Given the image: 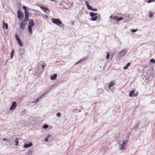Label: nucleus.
<instances>
[{"mask_svg":"<svg viewBox=\"0 0 155 155\" xmlns=\"http://www.w3.org/2000/svg\"><path fill=\"white\" fill-rule=\"evenodd\" d=\"M51 21L54 24L60 27L64 26L61 21L59 19L57 18H52Z\"/></svg>","mask_w":155,"mask_h":155,"instance_id":"nucleus-1","label":"nucleus"},{"mask_svg":"<svg viewBox=\"0 0 155 155\" xmlns=\"http://www.w3.org/2000/svg\"><path fill=\"white\" fill-rule=\"evenodd\" d=\"M135 91V89H134L131 91L129 93V96L130 97H135L137 96L138 95V92H137L136 93H134Z\"/></svg>","mask_w":155,"mask_h":155,"instance_id":"nucleus-2","label":"nucleus"},{"mask_svg":"<svg viewBox=\"0 0 155 155\" xmlns=\"http://www.w3.org/2000/svg\"><path fill=\"white\" fill-rule=\"evenodd\" d=\"M39 7L46 14H48L49 13L50 10L48 8L44 7L41 5H40Z\"/></svg>","mask_w":155,"mask_h":155,"instance_id":"nucleus-3","label":"nucleus"},{"mask_svg":"<svg viewBox=\"0 0 155 155\" xmlns=\"http://www.w3.org/2000/svg\"><path fill=\"white\" fill-rule=\"evenodd\" d=\"M24 17V15L23 13H22L20 10H18V17L19 20H20L21 19H22Z\"/></svg>","mask_w":155,"mask_h":155,"instance_id":"nucleus-4","label":"nucleus"},{"mask_svg":"<svg viewBox=\"0 0 155 155\" xmlns=\"http://www.w3.org/2000/svg\"><path fill=\"white\" fill-rule=\"evenodd\" d=\"M26 23V21L24 20H22L19 23L20 26L21 28L22 29H23Z\"/></svg>","mask_w":155,"mask_h":155,"instance_id":"nucleus-5","label":"nucleus"},{"mask_svg":"<svg viewBox=\"0 0 155 155\" xmlns=\"http://www.w3.org/2000/svg\"><path fill=\"white\" fill-rule=\"evenodd\" d=\"M15 38L16 40L17 41V42L18 44L21 47H22L23 46V44L21 42V40L19 39V37L18 35L16 34L15 35Z\"/></svg>","mask_w":155,"mask_h":155,"instance_id":"nucleus-6","label":"nucleus"},{"mask_svg":"<svg viewBox=\"0 0 155 155\" xmlns=\"http://www.w3.org/2000/svg\"><path fill=\"white\" fill-rule=\"evenodd\" d=\"M90 16L92 17H93L92 18L91 20L93 21H95L97 20V14H95L93 12H91L90 13Z\"/></svg>","mask_w":155,"mask_h":155,"instance_id":"nucleus-7","label":"nucleus"},{"mask_svg":"<svg viewBox=\"0 0 155 155\" xmlns=\"http://www.w3.org/2000/svg\"><path fill=\"white\" fill-rule=\"evenodd\" d=\"M86 4V5L87 8L88 10H91L92 11H97V9L96 8H93L91 6L89 5L88 2L87 1H85Z\"/></svg>","mask_w":155,"mask_h":155,"instance_id":"nucleus-8","label":"nucleus"},{"mask_svg":"<svg viewBox=\"0 0 155 155\" xmlns=\"http://www.w3.org/2000/svg\"><path fill=\"white\" fill-rule=\"evenodd\" d=\"M115 84V80H112L109 84L108 87L109 89H110L111 87L114 86Z\"/></svg>","mask_w":155,"mask_h":155,"instance_id":"nucleus-9","label":"nucleus"},{"mask_svg":"<svg viewBox=\"0 0 155 155\" xmlns=\"http://www.w3.org/2000/svg\"><path fill=\"white\" fill-rule=\"evenodd\" d=\"M16 104L15 102H13L12 103V105L10 107V110H13L16 107Z\"/></svg>","mask_w":155,"mask_h":155,"instance_id":"nucleus-10","label":"nucleus"},{"mask_svg":"<svg viewBox=\"0 0 155 155\" xmlns=\"http://www.w3.org/2000/svg\"><path fill=\"white\" fill-rule=\"evenodd\" d=\"M126 50L124 49L120 51L119 52V54L120 56H122L124 55L126 53Z\"/></svg>","mask_w":155,"mask_h":155,"instance_id":"nucleus-11","label":"nucleus"},{"mask_svg":"<svg viewBox=\"0 0 155 155\" xmlns=\"http://www.w3.org/2000/svg\"><path fill=\"white\" fill-rule=\"evenodd\" d=\"M29 16V12L25 13V21H28V18Z\"/></svg>","mask_w":155,"mask_h":155,"instance_id":"nucleus-12","label":"nucleus"},{"mask_svg":"<svg viewBox=\"0 0 155 155\" xmlns=\"http://www.w3.org/2000/svg\"><path fill=\"white\" fill-rule=\"evenodd\" d=\"M127 143V140H125L124 142H123L122 144L121 145V146L120 148V150H123L124 149V146L126 143Z\"/></svg>","mask_w":155,"mask_h":155,"instance_id":"nucleus-13","label":"nucleus"},{"mask_svg":"<svg viewBox=\"0 0 155 155\" xmlns=\"http://www.w3.org/2000/svg\"><path fill=\"white\" fill-rule=\"evenodd\" d=\"M113 18L116 21H119L120 20H122L123 19V18L122 17H120L119 18L117 16H114L113 17Z\"/></svg>","mask_w":155,"mask_h":155,"instance_id":"nucleus-14","label":"nucleus"},{"mask_svg":"<svg viewBox=\"0 0 155 155\" xmlns=\"http://www.w3.org/2000/svg\"><path fill=\"white\" fill-rule=\"evenodd\" d=\"M57 77V74H54L50 76V79L52 80H54L56 79Z\"/></svg>","mask_w":155,"mask_h":155,"instance_id":"nucleus-15","label":"nucleus"},{"mask_svg":"<svg viewBox=\"0 0 155 155\" xmlns=\"http://www.w3.org/2000/svg\"><path fill=\"white\" fill-rule=\"evenodd\" d=\"M33 144L31 143H26L24 145V147L25 148H26L28 147H31L32 145Z\"/></svg>","mask_w":155,"mask_h":155,"instance_id":"nucleus-16","label":"nucleus"},{"mask_svg":"<svg viewBox=\"0 0 155 155\" xmlns=\"http://www.w3.org/2000/svg\"><path fill=\"white\" fill-rule=\"evenodd\" d=\"M3 25L2 26V28L3 29L8 28V25L7 23H5L4 21L3 22Z\"/></svg>","mask_w":155,"mask_h":155,"instance_id":"nucleus-17","label":"nucleus"},{"mask_svg":"<svg viewBox=\"0 0 155 155\" xmlns=\"http://www.w3.org/2000/svg\"><path fill=\"white\" fill-rule=\"evenodd\" d=\"M29 25L31 26H34L35 24L33 22V20L32 19H30L29 21Z\"/></svg>","mask_w":155,"mask_h":155,"instance_id":"nucleus-18","label":"nucleus"},{"mask_svg":"<svg viewBox=\"0 0 155 155\" xmlns=\"http://www.w3.org/2000/svg\"><path fill=\"white\" fill-rule=\"evenodd\" d=\"M86 59V58H83V59H81V60H80L79 61H77L76 63H75V64H78L79 63H80L81 62H82L83 61H84L85 59Z\"/></svg>","mask_w":155,"mask_h":155,"instance_id":"nucleus-19","label":"nucleus"},{"mask_svg":"<svg viewBox=\"0 0 155 155\" xmlns=\"http://www.w3.org/2000/svg\"><path fill=\"white\" fill-rule=\"evenodd\" d=\"M130 64L129 63H128L123 68L125 70L128 68V67L130 66Z\"/></svg>","mask_w":155,"mask_h":155,"instance_id":"nucleus-20","label":"nucleus"},{"mask_svg":"<svg viewBox=\"0 0 155 155\" xmlns=\"http://www.w3.org/2000/svg\"><path fill=\"white\" fill-rule=\"evenodd\" d=\"M14 53V50L12 49L10 54V58L11 59L13 58V54Z\"/></svg>","mask_w":155,"mask_h":155,"instance_id":"nucleus-21","label":"nucleus"},{"mask_svg":"<svg viewBox=\"0 0 155 155\" xmlns=\"http://www.w3.org/2000/svg\"><path fill=\"white\" fill-rule=\"evenodd\" d=\"M23 9L25 10V13L28 12L27 10V7L25 6H23Z\"/></svg>","mask_w":155,"mask_h":155,"instance_id":"nucleus-22","label":"nucleus"},{"mask_svg":"<svg viewBox=\"0 0 155 155\" xmlns=\"http://www.w3.org/2000/svg\"><path fill=\"white\" fill-rule=\"evenodd\" d=\"M154 13L150 12L148 14L150 18H151L153 17V16L154 15Z\"/></svg>","mask_w":155,"mask_h":155,"instance_id":"nucleus-23","label":"nucleus"},{"mask_svg":"<svg viewBox=\"0 0 155 155\" xmlns=\"http://www.w3.org/2000/svg\"><path fill=\"white\" fill-rule=\"evenodd\" d=\"M18 138H16L15 140V142L16 143L15 145L17 146L18 145Z\"/></svg>","mask_w":155,"mask_h":155,"instance_id":"nucleus-24","label":"nucleus"},{"mask_svg":"<svg viewBox=\"0 0 155 155\" xmlns=\"http://www.w3.org/2000/svg\"><path fill=\"white\" fill-rule=\"evenodd\" d=\"M43 127L44 129H47L48 127V125L47 124H45L43 126Z\"/></svg>","mask_w":155,"mask_h":155,"instance_id":"nucleus-25","label":"nucleus"},{"mask_svg":"<svg viewBox=\"0 0 155 155\" xmlns=\"http://www.w3.org/2000/svg\"><path fill=\"white\" fill-rule=\"evenodd\" d=\"M110 54L107 52V55H106V59H108L110 57Z\"/></svg>","mask_w":155,"mask_h":155,"instance_id":"nucleus-26","label":"nucleus"},{"mask_svg":"<svg viewBox=\"0 0 155 155\" xmlns=\"http://www.w3.org/2000/svg\"><path fill=\"white\" fill-rule=\"evenodd\" d=\"M153 2H155V0H148L147 1L148 3H150Z\"/></svg>","mask_w":155,"mask_h":155,"instance_id":"nucleus-27","label":"nucleus"},{"mask_svg":"<svg viewBox=\"0 0 155 155\" xmlns=\"http://www.w3.org/2000/svg\"><path fill=\"white\" fill-rule=\"evenodd\" d=\"M33 26L29 25L28 26V30L32 29Z\"/></svg>","mask_w":155,"mask_h":155,"instance_id":"nucleus-28","label":"nucleus"},{"mask_svg":"<svg viewBox=\"0 0 155 155\" xmlns=\"http://www.w3.org/2000/svg\"><path fill=\"white\" fill-rule=\"evenodd\" d=\"M150 62H151L153 63H155V61L153 58H152L150 60Z\"/></svg>","mask_w":155,"mask_h":155,"instance_id":"nucleus-29","label":"nucleus"},{"mask_svg":"<svg viewBox=\"0 0 155 155\" xmlns=\"http://www.w3.org/2000/svg\"><path fill=\"white\" fill-rule=\"evenodd\" d=\"M137 31V29H132L131 30V31L134 33L136 32Z\"/></svg>","mask_w":155,"mask_h":155,"instance_id":"nucleus-30","label":"nucleus"},{"mask_svg":"<svg viewBox=\"0 0 155 155\" xmlns=\"http://www.w3.org/2000/svg\"><path fill=\"white\" fill-rule=\"evenodd\" d=\"M44 64H45V65H43L42 66V69H43L44 67H46V64L45 63Z\"/></svg>","mask_w":155,"mask_h":155,"instance_id":"nucleus-31","label":"nucleus"},{"mask_svg":"<svg viewBox=\"0 0 155 155\" xmlns=\"http://www.w3.org/2000/svg\"><path fill=\"white\" fill-rule=\"evenodd\" d=\"M57 116L58 117H59L61 116V114L60 113H58L57 114Z\"/></svg>","mask_w":155,"mask_h":155,"instance_id":"nucleus-32","label":"nucleus"},{"mask_svg":"<svg viewBox=\"0 0 155 155\" xmlns=\"http://www.w3.org/2000/svg\"><path fill=\"white\" fill-rule=\"evenodd\" d=\"M29 30V31L30 32V35H31L32 34V29H30V30Z\"/></svg>","mask_w":155,"mask_h":155,"instance_id":"nucleus-33","label":"nucleus"},{"mask_svg":"<svg viewBox=\"0 0 155 155\" xmlns=\"http://www.w3.org/2000/svg\"><path fill=\"white\" fill-rule=\"evenodd\" d=\"M45 141H46V142L48 141V137H47L45 138Z\"/></svg>","mask_w":155,"mask_h":155,"instance_id":"nucleus-34","label":"nucleus"},{"mask_svg":"<svg viewBox=\"0 0 155 155\" xmlns=\"http://www.w3.org/2000/svg\"><path fill=\"white\" fill-rule=\"evenodd\" d=\"M71 23L72 25H74V21H71Z\"/></svg>","mask_w":155,"mask_h":155,"instance_id":"nucleus-35","label":"nucleus"},{"mask_svg":"<svg viewBox=\"0 0 155 155\" xmlns=\"http://www.w3.org/2000/svg\"><path fill=\"white\" fill-rule=\"evenodd\" d=\"M3 140H4V141H7V140H8L7 139H6V138H4L3 139Z\"/></svg>","mask_w":155,"mask_h":155,"instance_id":"nucleus-36","label":"nucleus"},{"mask_svg":"<svg viewBox=\"0 0 155 155\" xmlns=\"http://www.w3.org/2000/svg\"><path fill=\"white\" fill-rule=\"evenodd\" d=\"M31 150H30L28 152V153H27V154H30V153H31Z\"/></svg>","mask_w":155,"mask_h":155,"instance_id":"nucleus-37","label":"nucleus"},{"mask_svg":"<svg viewBox=\"0 0 155 155\" xmlns=\"http://www.w3.org/2000/svg\"><path fill=\"white\" fill-rule=\"evenodd\" d=\"M39 99H38V98L35 101V103H36V102H38V101H39Z\"/></svg>","mask_w":155,"mask_h":155,"instance_id":"nucleus-38","label":"nucleus"},{"mask_svg":"<svg viewBox=\"0 0 155 155\" xmlns=\"http://www.w3.org/2000/svg\"><path fill=\"white\" fill-rule=\"evenodd\" d=\"M51 2H54L55 1V0H50Z\"/></svg>","mask_w":155,"mask_h":155,"instance_id":"nucleus-39","label":"nucleus"},{"mask_svg":"<svg viewBox=\"0 0 155 155\" xmlns=\"http://www.w3.org/2000/svg\"><path fill=\"white\" fill-rule=\"evenodd\" d=\"M45 16L47 18L48 17V16L47 15H45Z\"/></svg>","mask_w":155,"mask_h":155,"instance_id":"nucleus-40","label":"nucleus"},{"mask_svg":"<svg viewBox=\"0 0 155 155\" xmlns=\"http://www.w3.org/2000/svg\"><path fill=\"white\" fill-rule=\"evenodd\" d=\"M112 17H113V15H111V16H110V18H111Z\"/></svg>","mask_w":155,"mask_h":155,"instance_id":"nucleus-41","label":"nucleus"}]
</instances>
